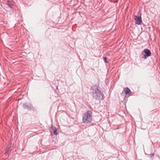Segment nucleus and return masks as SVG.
<instances>
[{
	"instance_id": "f257e3e1",
	"label": "nucleus",
	"mask_w": 160,
	"mask_h": 160,
	"mask_svg": "<svg viewBox=\"0 0 160 160\" xmlns=\"http://www.w3.org/2000/svg\"><path fill=\"white\" fill-rule=\"evenodd\" d=\"M92 97L93 98L98 100L103 99L104 95L103 92L98 89L97 86H94L92 88Z\"/></svg>"
},
{
	"instance_id": "f03ea898",
	"label": "nucleus",
	"mask_w": 160,
	"mask_h": 160,
	"mask_svg": "<svg viewBox=\"0 0 160 160\" xmlns=\"http://www.w3.org/2000/svg\"><path fill=\"white\" fill-rule=\"evenodd\" d=\"M92 112L88 110L83 114L82 121L83 123H88L92 122Z\"/></svg>"
},
{
	"instance_id": "7ed1b4c3",
	"label": "nucleus",
	"mask_w": 160,
	"mask_h": 160,
	"mask_svg": "<svg viewBox=\"0 0 160 160\" xmlns=\"http://www.w3.org/2000/svg\"><path fill=\"white\" fill-rule=\"evenodd\" d=\"M142 53L143 55L144 59H146L147 57L150 56L151 54L150 51L147 49H145L142 52Z\"/></svg>"
},
{
	"instance_id": "20e7f679",
	"label": "nucleus",
	"mask_w": 160,
	"mask_h": 160,
	"mask_svg": "<svg viewBox=\"0 0 160 160\" xmlns=\"http://www.w3.org/2000/svg\"><path fill=\"white\" fill-rule=\"evenodd\" d=\"M23 107L24 109H27L28 110H33L34 109V108L31 104L27 103H23Z\"/></svg>"
},
{
	"instance_id": "39448f33",
	"label": "nucleus",
	"mask_w": 160,
	"mask_h": 160,
	"mask_svg": "<svg viewBox=\"0 0 160 160\" xmlns=\"http://www.w3.org/2000/svg\"><path fill=\"white\" fill-rule=\"evenodd\" d=\"M135 18L134 19L136 21V24L139 25L141 24V22H142V18L141 16H135Z\"/></svg>"
},
{
	"instance_id": "423d86ee",
	"label": "nucleus",
	"mask_w": 160,
	"mask_h": 160,
	"mask_svg": "<svg viewBox=\"0 0 160 160\" xmlns=\"http://www.w3.org/2000/svg\"><path fill=\"white\" fill-rule=\"evenodd\" d=\"M7 5L11 8H12V6L13 5V2L12 0H8L7 2Z\"/></svg>"
},
{
	"instance_id": "0eeeda50",
	"label": "nucleus",
	"mask_w": 160,
	"mask_h": 160,
	"mask_svg": "<svg viewBox=\"0 0 160 160\" xmlns=\"http://www.w3.org/2000/svg\"><path fill=\"white\" fill-rule=\"evenodd\" d=\"M123 91L125 92L126 95L129 94L131 91L128 88H126L124 89Z\"/></svg>"
},
{
	"instance_id": "6e6552de",
	"label": "nucleus",
	"mask_w": 160,
	"mask_h": 160,
	"mask_svg": "<svg viewBox=\"0 0 160 160\" xmlns=\"http://www.w3.org/2000/svg\"><path fill=\"white\" fill-rule=\"evenodd\" d=\"M50 129H52V130H56V128L55 126H53L52 125L51 127H50Z\"/></svg>"
},
{
	"instance_id": "1a4fd4ad",
	"label": "nucleus",
	"mask_w": 160,
	"mask_h": 160,
	"mask_svg": "<svg viewBox=\"0 0 160 160\" xmlns=\"http://www.w3.org/2000/svg\"><path fill=\"white\" fill-rule=\"evenodd\" d=\"M53 133L55 135H57L58 133L57 132V129L53 131Z\"/></svg>"
},
{
	"instance_id": "9d476101",
	"label": "nucleus",
	"mask_w": 160,
	"mask_h": 160,
	"mask_svg": "<svg viewBox=\"0 0 160 160\" xmlns=\"http://www.w3.org/2000/svg\"><path fill=\"white\" fill-rule=\"evenodd\" d=\"M103 59V60H104V61L105 62H108L107 61V58H106V57H104Z\"/></svg>"
},
{
	"instance_id": "9b49d317",
	"label": "nucleus",
	"mask_w": 160,
	"mask_h": 160,
	"mask_svg": "<svg viewBox=\"0 0 160 160\" xmlns=\"http://www.w3.org/2000/svg\"><path fill=\"white\" fill-rule=\"evenodd\" d=\"M10 147H11V145H8L7 146V151H8V149L10 148Z\"/></svg>"
}]
</instances>
